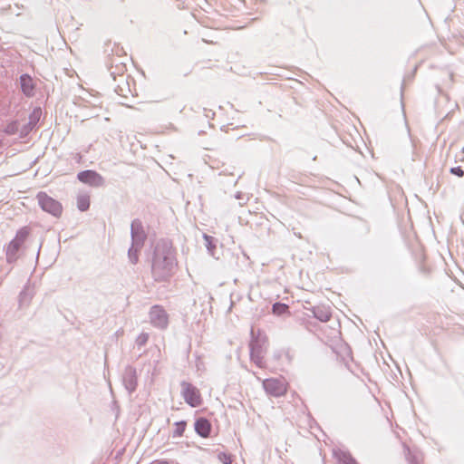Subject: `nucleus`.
Wrapping results in <instances>:
<instances>
[{"instance_id": "nucleus-8", "label": "nucleus", "mask_w": 464, "mask_h": 464, "mask_svg": "<svg viewBox=\"0 0 464 464\" xmlns=\"http://www.w3.org/2000/svg\"><path fill=\"white\" fill-rule=\"evenodd\" d=\"M263 387L266 392L274 397H280L286 392L285 383L279 379H266L263 382Z\"/></svg>"}, {"instance_id": "nucleus-1", "label": "nucleus", "mask_w": 464, "mask_h": 464, "mask_svg": "<svg viewBox=\"0 0 464 464\" xmlns=\"http://www.w3.org/2000/svg\"><path fill=\"white\" fill-rule=\"evenodd\" d=\"M177 265L174 249L169 240L157 241L151 258V274L155 281H168L174 274Z\"/></svg>"}, {"instance_id": "nucleus-17", "label": "nucleus", "mask_w": 464, "mask_h": 464, "mask_svg": "<svg viewBox=\"0 0 464 464\" xmlns=\"http://www.w3.org/2000/svg\"><path fill=\"white\" fill-rule=\"evenodd\" d=\"M406 460L408 464H422L423 457L421 453L411 451L410 449H407Z\"/></svg>"}, {"instance_id": "nucleus-7", "label": "nucleus", "mask_w": 464, "mask_h": 464, "mask_svg": "<svg viewBox=\"0 0 464 464\" xmlns=\"http://www.w3.org/2000/svg\"><path fill=\"white\" fill-rule=\"evenodd\" d=\"M150 320L154 327L165 329L169 324V315L160 305H153L150 311Z\"/></svg>"}, {"instance_id": "nucleus-13", "label": "nucleus", "mask_w": 464, "mask_h": 464, "mask_svg": "<svg viewBox=\"0 0 464 464\" xmlns=\"http://www.w3.org/2000/svg\"><path fill=\"white\" fill-rule=\"evenodd\" d=\"M195 431L202 438H208L211 432V423L204 417L196 420L194 423Z\"/></svg>"}, {"instance_id": "nucleus-15", "label": "nucleus", "mask_w": 464, "mask_h": 464, "mask_svg": "<svg viewBox=\"0 0 464 464\" xmlns=\"http://www.w3.org/2000/svg\"><path fill=\"white\" fill-rule=\"evenodd\" d=\"M34 295V289L30 285H25L19 295V306H27Z\"/></svg>"}, {"instance_id": "nucleus-20", "label": "nucleus", "mask_w": 464, "mask_h": 464, "mask_svg": "<svg viewBox=\"0 0 464 464\" xmlns=\"http://www.w3.org/2000/svg\"><path fill=\"white\" fill-rule=\"evenodd\" d=\"M77 208L80 211L83 212L90 208V198L88 196H79L77 198Z\"/></svg>"}, {"instance_id": "nucleus-22", "label": "nucleus", "mask_w": 464, "mask_h": 464, "mask_svg": "<svg viewBox=\"0 0 464 464\" xmlns=\"http://www.w3.org/2000/svg\"><path fill=\"white\" fill-rule=\"evenodd\" d=\"M5 133H6L7 135H14V134H16L19 130V125H18V121H13L11 122H9L5 130H4Z\"/></svg>"}, {"instance_id": "nucleus-27", "label": "nucleus", "mask_w": 464, "mask_h": 464, "mask_svg": "<svg viewBox=\"0 0 464 464\" xmlns=\"http://www.w3.org/2000/svg\"><path fill=\"white\" fill-rule=\"evenodd\" d=\"M154 464H171L169 460H158Z\"/></svg>"}, {"instance_id": "nucleus-21", "label": "nucleus", "mask_w": 464, "mask_h": 464, "mask_svg": "<svg viewBox=\"0 0 464 464\" xmlns=\"http://www.w3.org/2000/svg\"><path fill=\"white\" fill-rule=\"evenodd\" d=\"M187 422L185 420H180L175 422V430L173 431V437H181L186 430Z\"/></svg>"}, {"instance_id": "nucleus-2", "label": "nucleus", "mask_w": 464, "mask_h": 464, "mask_svg": "<svg viewBox=\"0 0 464 464\" xmlns=\"http://www.w3.org/2000/svg\"><path fill=\"white\" fill-rule=\"evenodd\" d=\"M29 236V228L24 227L20 228L15 237L9 242L8 246L5 248V256L6 261L9 264H14L17 261L20 255V250L22 246L24 244L25 240Z\"/></svg>"}, {"instance_id": "nucleus-24", "label": "nucleus", "mask_w": 464, "mask_h": 464, "mask_svg": "<svg viewBox=\"0 0 464 464\" xmlns=\"http://www.w3.org/2000/svg\"><path fill=\"white\" fill-rule=\"evenodd\" d=\"M218 459L223 463V464H232V456L229 453L227 452H220L218 454Z\"/></svg>"}, {"instance_id": "nucleus-4", "label": "nucleus", "mask_w": 464, "mask_h": 464, "mask_svg": "<svg viewBox=\"0 0 464 464\" xmlns=\"http://www.w3.org/2000/svg\"><path fill=\"white\" fill-rule=\"evenodd\" d=\"M181 395L190 407L196 408L201 405L202 399L199 390L192 383L182 381L180 382Z\"/></svg>"}, {"instance_id": "nucleus-26", "label": "nucleus", "mask_w": 464, "mask_h": 464, "mask_svg": "<svg viewBox=\"0 0 464 464\" xmlns=\"http://www.w3.org/2000/svg\"><path fill=\"white\" fill-rule=\"evenodd\" d=\"M450 172L452 175H455L459 178H462L464 176V170L462 169V168L460 166L450 168Z\"/></svg>"}, {"instance_id": "nucleus-6", "label": "nucleus", "mask_w": 464, "mask_h": 464, "mask_svg": "<svg viewBox=\"0 0 464 464\" xmlns=\"http://www.w3.org/2000/svg\"><path fill=\"white\" fill-rule=\"evenodd\" d=\"M77 179L82 183L87 184L93 188H101L105 185L104 178L95 170L86 169L77 174Z\"/></svg>"}, {"instance_id": "nucleus-5", "label": "nucleus", "mask_w": 464, "mask_h": 464, "mask_svg": "<svg viewBox=\"0 0 464 464\" xmlns=\"http://www.w3.org/2000/svg\"><path fill=\"white\" fill-rule=\"evenodd\" d=\"M252 339L249 343L250 358L251 361L259 368L263 367V353H265L266 340L259 336L254 335V331H251Z\"/></svg>"}, {"instance_id": "nucleus-25", "label": "nucleus", "mask_w": 464, "mask_h": 464, "mask_svg": "<svg viewBox=\"0 0 464 464\" xmlns=\"http://www.w3.org/2000/svg\"><path fill=\"white\" fill-rule=\"evenodd\" d=\"M149 340V334L145 333H141L137 338H136V344L140 347L147 343Z\"/></svg>"}, {"instance_id": "nucleus-14", "label": "nucleus", "mask_w": 464, "mask_h": 464, "mask_svg": "<svg viewBox=\"0 0 464 464\" xmlns=\"http://www.w3.org/2000/svg\"><path fill=\"white\" fill-rule=\"evenodd\" d=\"M312 313L314 317L323 323L328 322L332 317V311L330 306L317 305L313 307Z\"/></svg>"}, {"instance_id": "nucleus-12", "label": "nucleus", "mask_w": 464, "mask_h": 464, "mask_svg": "<svg viewBox=\"0 0 464 464\" xmlns=\"http://www.w3.org/2000/svg\"><path fill=\"white\" fill-rule=\"evenodd\" d=\"M19 83L22 92L26 97H33L34 95L35 84L31 75L23 73L19 77Z\"/></svg>"}, {"instance_id": "nucleus-3", "label": "nucleus", "mask_w": 464, "mask_h": 464, "mask_svg": "<svg viewBox=\"0 0 464 464\" xmlns=\"http://www.w3.org/2000/svg\"><path fill=\"white\" fill-rule=\"evenodd\" d=\"M36 199L43 211L49 213L54 218H60L62 216V204L58 200L50 197L46 192H38L36 195Z\"/></svg>"}, {"instance_id": "nucleus-23", "label": "nucleus", "mask_w": 464, "mask_h": 464, "mask_svg": "<svg viewBox=\"0 0 464 464\" xmlns=\"http://www.w3.org/2000/svg\"><path fill=\"white\" fill-rule=\"evenodd\" d=\"M203 238L206 243L207 249L210 254H213V250L216 248V245L214 244V238L213 237L204 234Z\"/></svg>"}, {"instance_id": "nucleus-19", "label": "nucleus", "mask_w": 464, "mask_h": 464, "mask_svg": "<svg viewBox=\"0 0 464 464\" xmlns=\"http://www.w3.org/2000/svg\"><path fill=\"white\" fill-rule=\"evenodd\" d=\"M142 246H137L136 245L131 244L130 247L128 250V257L131 264H137L139 261V252Z\"/></svg>"}, {"instance_id": "nucleus-18", "label": "nucleus", "mask_w": 464, "mask_h": 464, "mask_svg": "<svg viewBox=\"0 0 464 464\" xmlns=\"http://www.w3.org/2000/svg\"><path fill=\"white\" fill-rule=\"evenodd\" d=\"M272 312L276 315L290 314L289 306L284 303L276 302L272 306Z\"/></svg>"}, {"instance_id": "nucleus-11", "label": "nucleus", "mask_w": 464, "mask_h": 464, "mask_svg": "<svg viewBox=\"0 0 464 464\" xmlns=\"http://www.w3.org/2000/svg\"><path fill=\"white\" fill-rule=\"evenodd\" d=\"M42 116V110L40 107H35L29 114L28 122L24 124L20 130V137L25 138L37 125Z\"/></svg>"}, {"instance_id": "nucleus-10", "label": "nucleus", "mask_w": 464, "mask_h": 464, "mask_svg": "<svg viewBox=\"0 0 464 464\" xmlns=\"http://www.w3.org/2000/svg\"><path fill=\"white\" fill-rule=\"evenodd\" d=\"M122 383L129 394L134 392L137 389L138 379L137 371L134 367L128 365L122 374Z\"/></svg>"}, {"instance_id": "nucleus-9", "label": "nucleus", "mask_w": 464, "mask_h": 464, "mask_svg": "<svg viewBox=\"0 0 464 464\" xmlns=\"http://www.w3.org/2000/svg\"><path fill=\"white\" fill-rule=\"evenodd\" d=\"M130 237L131 244L136 245L137 246H143L145 240L147 239V235L145 233L142 222L138 218L131 222Z\"/></svg>"}, {"instance_id": "nucleus-16", "label": "nucleus", "mask_w": 464, "mask_h": 464, "mask_svg": "<svg viewBox=\"0 0 464 464\" xmlns=\"http://www.w3.org/2000/svg\"><path fill=\"white\" fill-rule=\"evenodd\" d=\"M334 456L342 464H358L350 452L344 450L334 451Z\"/></svg>"}]
</instances>
